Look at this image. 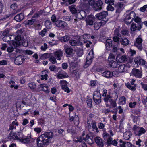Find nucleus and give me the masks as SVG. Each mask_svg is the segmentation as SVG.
<instances>
[{"label": "nucleus", "mask_w": 147, "mask_h": 147, "mask_svg": "<svg viewBox=\"0 0 147 147\" xmlns=\"http://www.w3.org/2000/svg\"><path fill=\"white\" fill-rule=\"evenodd\" d=\"M53 133L51 131L45 132L42 134L37 139V146L43 147L48 144L51 139L53 138Z\"/></svg>", "instance_id": "obj_1"}, {"label": "nucleus", "mask_w": 147, "mask_h": 147, "mask_svg": "<svg viewBox=\"0 0 147 147\" xmlns=\"http://www.w3.org/2000/svg\"><path fill=\"white\" fill-rule=\"evenodd\" d=\"M108 15V12L107 11L102 12L96 14L95 18L96 19L102 20L100 21L102 22L103 24H105L108 21V18H106V16Z\"/></svg>", "instance_id": "obj_2"}, {"label": "nucleus", "mask_w": 147, "mask_h": 147, "mask_svg": "<svg viewBox=\"0 0 147 147\" xmlns=\"http://www.w3.org/2000/svg\"><path fill=\"white\" fill-rule=\"evenodd\" d=\"M103 136L104 139H107V142L109 145H112L116 146L117 145V142L115 139L113 140L112 138L110 136L109 134L107 133L103 134Z\"/></svg>", "instance_id": "obj_3"}, {"label": "nucleus", "mask_w": 147, "mask_h": 147, "mask_svg": "<svg viewBox=\"0 0 147 147\" xmlns=\"http://www.w3.org/2000/svg\"><path fill=\"white\" fill-rule=\"evenodd\" d=\"M93 55V51L91 50L87 57L86 64L84 65V68L87 67L91 63L92 59L94 57Z\"/></svg>", "instance_id": "obj_4"}, {"label": "nucleus", "mask_w": 147, "mask_h": 147, "mask_svg": "<svg viewBox=\"0 0 147 147\" xmlns=\"http://www.w3.org/2000/svg\"><path fill=\"white\" fill-rule=\"evenodd\" d=\"M101 95L99 91H95L93 94V99L94 102L99 104L101 102Z\"/></svg>", "instance_id": "obj_5"}, {"label": "nucleus", "mask_w": 147, "mask_h": 147, "mask_svg": "<svg viewBox=\"0 0 147 147\" xmlns=\"http://www.w3.org/2000/svg\"><path fill=\"white\" fill-rule=\"evenodd\" d=\"M130 75H133L136 77L141 78L142 76V72L140 70L135 68H134L130 74Z\"/></svg>", "instance_id": "obj_6"}, {"label": "nucleus", "mask_w": 147, "mask_h": 147, "mask_svg": "<svg viewBox=\"0 0 147 147\" xmlns=\"http://www.w3.org/2000/svg\"><path fill=\"white\" fill-rule=\"evenodd\" d=\"M142 41V39L139 36L136 38V41L134 43V45L140 51L142 50L143 48Z\"/></svg>", "instance_id": "obj_7"}, {"label": "nucleus", "mask_w": 147, "mask_h": 147, "mask_svg": "<svg viewBox=\"0 0 147 147\" xmlns=\"http://www.w3.org/2000/svg\"><path fill=\"white\" fill-rule=\"evenodd\" d=\"M60 83L62 89L67 93H69L70 90L67 86L68 82L65 80H62L60 81Z\"/></svg>", "instance_id": "obj_8"}, {"label": "nucleus", "mask_w": 147, "mask_h": 147, "mask_svg": "<svg viewBox=\"0 0 147 147\" xmlns=\"http://www.w3.org/2000/svg\"><path fill=\"white\" fill-rule=\"evenodd\" d=\"M134 61L135 64H136L137 65H144L146 62L143 59H142L140 57H137L135 58L134 60Z\"/></svg>", "instance_id": "obj_9"}, {"label": "nucleus", "mask_w": 147, "mask_h": 147, "mask_svg": "<svg viewBox=\"0 0 147 147\" xmlns=\"http://www.w3.org/2000/svg\"><path fill=\"white\" fill-rule=\"evenodd\" d=\"M54 24L56 26L62 28H64L67 24L65 22L60 20H57Z\"/></svg>", "instance_id": "obj_10"}, {"label": "nucleus", "mask_w": 147, "mask_h": 147, "mask_svg": "<svg viewBox=\"0 0 147 147\" xmlns=\"http://www.w3.org/2000/svg\"><path fill=\"white\" fill-rule=\"evenodd\" d=\"M57 77L58 79H63L69 77L67 74L64 71L61 70L56 74Z\"/></svg>", "instance_id": "obj_11"}, {"label": "nucleus", "mask_w": 147, "mask_h": 147, "mask_svg": "<svg viewBox=\"0 0 147 147\" xmlns=\"http://www.w3.org/2000/svg\"><path fill=\"white\" fill-rule=\"evenodd\" d=\"M142 25L133 23L131 25V31H135L136 30H140L142 28Z\"/></svg>", "instance_id": "obj_12"}, {"label": "nucleus", "mask_w": 147, "mask_h": 147, "mask_svg": "<svg viewBox=\"0 0 147 147\" xmlns=\"http://www.w3.org/2000/svg\"><path fill=\"white\" fill-rule=\"evenodd\" d=\"M95 17L93 15H89L86 18V21L87 24L89 25H92L94 24Z\"/></svg>", "instance_id": "obj_13"}, {"label": "nucleus", "mask_w": 147, "mask_h": 147, "mask_svg": "<svg viewBox=\"0 0 147 147\" xmlns=\"http://www.w3.org/2000/svg\"><path fill=\"white\" fill-rule=\"evenodd\" d=\"M103 5L102 1L101 0L96 2L94 7V9L96 11H98L102 9Z\"/></svg>", "instance_id": "obj_14"}, {"label": "nucleus", "mask_w": 147, "mask_h": 147, "mask_svg": "<svg viewBox=\"0 0 147 147\" xmlns=\"http://www.w3.org/2000/svg\"><path fill=\"white\" fill-rule=\"evenodd\" d=\"M125 6V4L124 2H119L116 6L117 9L116 10V13H119L121 11L122 9L124 8Z\"/></svg>", "instance_id": "obj_15"}, {"label": "nucleus", "mask_w": 147, "mask_h": 147, "mask_svg": "<svg viewBox=\"0 0 147 147\" xmlns=\"http://www.w3.org/2000/svg\"><path fill=\"white\" fill-rule=\"evenodd\" d=\"M24 60L22 56H19L17 57L15 59L14 62L16 65H20L21 64L23 61Z\"/></svg>", "instance_id": "obj_16"}, {"label": "nucleus", "mask_w": 147, "mask_h": 147, "mask_svg": "<svg viewBox=\"0 0 147 147\" xmlns=\"http://www.w3.org/2000/svg\"><path fill=\"white\" fill-rule=\"evenodd\" d=\"M112 97L109 95H108L107 96H105L104 98V100L106 106L108 107L110 106V105L108 104L109 102V103L113 100V99L112 98Z\"/></svg>", "instance_id": "obj_17"}, {"label": "nucleus", "mask_w": 147, "mask_h": 147, "mask_svg": "<svg viewBox=\"0 0 147 147\" xmlns=\"http://www.w3.org/2000/svg\"><path fill=\"white\" fill-rule=\"evenodd\" d=\"M132 129L134 134L136 136H140V127L137 126L136 125H134L133 126Z\"/></svg>", "instance_id": "obj_18"}, {"label": "nucleus", "mask_w": 147, "mask_h": 147, "mask_svg": "<svg viewBox=\"0 0 147 147\" xmlns=\"http://www.w3.org/2000/svg\"><path fill=\"white\" fill-rule=\"evenodd\" d=\"M95 140L96 144L99 147H103L104 144L102 139L100 137H96L95 138Z\"/></svg>", "instance_id": "obj_19"}, {"label": "nucleus", "mask_w": 147, "mask_h": 147, "mask_svg": "<svg viewBox=\"0 0 147 147\" xmlns=\"http://www.w3.org/2000/svg\"><path fill=\"white\" fill-rule=\"evenodd\" d=\"M127 59L125 55H123L120 56L119 55H117L116 58V61L119 63H122L126 61Z\"/></svg>", "instance_id": "obj_20"}, {"label": "nucleus", "mask_w": 147, "mask_h": 147, "mask_svg": "<svg viewBox=\"0 0 147 147\" xmlns=\"http://www.w3.org/2000/svg\"><path fill=\"white\" fill-rule=\"evenodd\" d=\"M24 18V14L21 13L16 15L14 17V19L18 22H20Z\"/></svg>", "instance_id": "obj_21"}, {"label": "nucleus", "mask_w": 147, "mask_h": 147, "mask_svg": "<svg viewBox=\"0 0 147 147\" xmlns=\"http://www.w3.org/2000/svg\"><path fill=\"white\" fill-rule=\"evenodd\" d=\"M64 47L66 53L67 55H71L72 54L73 50L72 48L68 47V45L67 44L64 45Z\"/></svg>", "instance_id": "obj_22"}, {"label": "nucleus", "mask_w": 147, "mask_h": 147, "mask_svg": "<svg viewBox=\"0 0 147 147\" xmlns=\"http://www.w3.org/2000/svg\"><path fill=\"white\" fill-rule=\"evenodd\" d=\"M63 53L61 50L56 51L55 53V56L57 60H60L63 56Z\"/></svg>", "instance_id": "obj_23"}, {"label": "nucleus", "mask_w": 147, "mask_h": 147, "mask_svg": "<svg viewBox=\"0 0 147 147\" xmlns=\"http://www.w3.org/2000/svg\"><path fill=\"white\" fill-rule=\"evenodd\" d=\"M128 67L125 64L119 65L118 66V70L120 73L125 71L127 70Z\"/></svg>", "instance_id": "obj_24"}, {"label": "nucleus", "mask_w": 147, "mask_h": 147, "mask_svg": "<svg viewBox=\"0 0 147 147\" xmlns=\"http://www.w3.org/2000/svg\"><path fill=\"white\" fill-rule=\"evenodd\" d=\"M8 138L11 140H19L20 139L17 135H16V134L12 131H11L9 133Z\"/></svg>", "instance_id": "obj_25"}, {"label": "nucleus", "mask_w": 147, "mask_h": 147, "mask_svg": "<svg viewBox=\"0 0 147 147\" xmlns=\"http://www.w3.org/2000/svg\"><path fill=\"white\" fill-rule=\"evenodd\" d=\"M102 75L107 78H110L113 76V73L109 71H107L102 73Z\"/></svg>", "instance_id": "obj_26"}, {"label": "nucleus", "mask_w": 147, "mask_h": 147, "mask_svg": "<svg viewBox=\"0 0 147 147\" xmlns=\"http://www.w3.org/2000/svg\"><path fill=\"white\" fill-rule=\"evenodd\" d=\"M31 137L30 136L26 137L24 138L20 139L19 141L22 143L25 144H28L30 143Z\"/></svg>", "instance_id": "obj_27"}, {"label": "nucleus", "mask_w": 147, "mask_h": 147, "mask_svg": "<svg viewBox=\"0 0 147 147\" xmlns=\"http://www.w3.org/2000/svg\"><path fill=\"white\" fill-rule=\"evenodd\" d=\"M106 49L107 50H109L111 49L112 46V41L111 39H107L105 43Z\"/></svg>", "instance_id": "obj_28"}, {"label": "nucleus", "mask_w": 147, "mask_h": 147, "mask_svg": "<svg viewBox=\"0 0 147 147\" xmlns=\"http://www.w3.org/2000/svg\"><path fill=\"white\" fill-rule=\"evenodd\" d=\"M120 42L121 45L124 46H127L129 44V41L127 38L123 37L120 39Z\"/></svg>", "instance_id": "obj_29"}, {"label": "nucleus", "mask_w": 147, "mask_h": 147, "mask_svg": "<svg viewBox=\"0 0 147 147\" xmlns=\"http://www.w3.org/2000/svg\"><path fill=\"white\" fill-rule=\"evenodd\" d=\"M115 94V96L116 98V99L115 100H114L113 99V100L111 101V102L110 103V108H112V107H114L115 108L117 106V104L116 103V100H117V99L118 98V95L116 93H115L114 94Z\"/></svg>", "instance_id": "obj_30"}, {"label": "nucleus", "mask_w": 147, "mask_h": 147, "mask_svg": "<svg viewBox=\"0 0 147 147\" xmlns=\"http://www.w3.org/2000/svg\"><path fill=\"white\" fill-rule=\"evenodd\" d=\"M84 139V141L87 142L89 144H91L93 143V138H91L88 134L86 135Z\"/></svg>", "instance_id": "obj_31"}, {"label": "nucleus", "mask_w": 147, "mask_h": 147, "mask_svg": "<svg viewBox=\"0 0 147 147\" xmlns=\"http://www.w3.org/2000/svg\"><path fill=\"white\" fill-rule=\"evenodd\" d=\"M94 24V30H97L100 28L101 26L104 25L105 24H103L102 22L100 21L99 22H95Z\"/></svg>", "instance_id": "obj_32"}, {"label": "nucleus", "mask_w": 147, "mask_h": 147, "mask_svg": "<svg viewBox=\"0 0 147 147\" xmlns=\"http://www.w3.org/2000/svg\"><path fill=\"white\" fill-rule=\"evenodd\" d=\"M69 8L70 9V11L71 12L72 14H78V13L79 11H77L75 8L74 5H72L71 6L69 7Z\"/></svg>", "instance_id": "obj_33"}, {"label": "nucleus", "mask_w": 147, "mask_h": 147, "mask_svg": "<svg viewBox=\"0 0 147 147\" xmlns=\"http://www.w3.org/2000/svg\"><path fill=\"white\" fill-rule=\"evenodd\" d=\"M15 39L16 40L18 41H15L13 42V44L16 46H18L20 44V42L19 41L21 40V36L20 35H18L15 37Z\"/></svg>", "instance_id": "obj_34"}, {"label": "nucleus", "mask_w": 147, "mask_h": 147, "mask_svg": "<svg viewBox=\"0 0 147 147\" xmlns=\"http://www.w3.org/2000/svg\"><path fill=\"white\" fill-rule=\"evenodd\" d=\"M131 136V134L130 131H127L123 134V137L125 140H129Z\"/></svg>", "instance_id": "obj_35"}, {"label": "nucleus", "mask_w": 147, "mask_h": 147, "mask_svg": "<svg viewBox=\"0 0 147 147\" xmlns=\"http://www.w3.org/2000/svg\"><path fill=\"white\" fill-rule=\"evenodd\" d=\"M120 28H116L114 31L113 36L121 37V35L120 34Z\"/></svg>", "instance_id": "obj_36"}, {"label": "nucleus", "mask_w": 147, "mask_h": 147, "mask_svg": "<svg viewBox=\"0 0 147 147\" xmlns=\"http://www.w3.org/2000/svg\"><path fill=\"white\" fill-rule=\"evenodd\" d=\"M9 84H10V87L11 88H14L15 89H16L19 87L18 85H15V82L13 81H10L9 82Z\"/></svg>", "instance_id": "obj_37"}, {"label": "nucleus", "mask_w": 147, "mask_h": 147, "mask_svg": "<svg viewBox=\"0 0 147 147\" xmlns=\"http://www.w3.org/2000/svg\"><path fill=\"white\" fill-rule=\"evenodd\" d=\"M70 37L68 35H65L61 38V41L62 42H66L70 40Z\"/></svg>", "instance_id": "obj_38"}, {"label": "nucleus", "mask_w": 147, "mask_h": 147, "mask_svg": "<svg viewBox=\"0 0 147 147\" xmlns=\"http://www.w3.org/2000/svg\"><path fill=\"white\" fill-rule=\"evenodd\" d=\"M126 99L125 97L123 96L120 98L119 100V104L120 105H123L125 103Z\"/></svg>", "instance_id": "obj_39"}, {"label": "nucleus", "mask_w": 147, "mask_h": 147, "mask_svg": "<svg viewBox=\"0 0 147 147\" xmlns=\"http://www.w3.org/2000/svg\"><path fill=\"white\" fill-rule=\"evenodd\" d=\"M134 20L136 23V24H138L142 25H143V22L141 21V18L139 17L138 16L136 17L135 18Z\"/></svg>", "instance_id": "obj_40"}, {"label": "nucleus", "mask_w": 147, "mask_h": 147, "mask_svg": "<svg viewBox=\"0 0 147 147\" xmlns=\"http://www.w3.org/2000/svg\"><path fill=\"white\" fill-rule=\"evenodd\" d=\"M45 24L47 29H50L52 27L51 23L49 20L46 21L45 22Z\"/></svg>", "instance_id": "obj_41"}, {"label": "nucleus", "mask_w": 147, "mask_h": 147, "mask_svg": "<svg viewBox=\"0 0 147 147\" xmlns=\"http://www.w3.org/2000/svg\"><path fill=\"white\" fill-rule=\"evenodd\" d=\"M85 138L82 137V136H80L79 137H77L76 138L77 140H74V141L76 143H78L79 142L80 143L82 142L83 141V140L84 141Z\"/></svg>", "instance_id": "obj_42"}, {"label": "nucleus", "mask_w": 147, "mask_h": 147, "mask_svg": "<svg viewBox=\"0 0 147 147\" xmlns=\"http://www.w3.org/2000/svg\"><path fill=\"white\" fill-rule=\"evenodd\" d=\"M121 37L113 36V40L114 42L117 43L118 44H119Z\"/></svg>", "instance_id": "obj_43"}, {"label": "nucleus", "mask_w": 147, "mask_h": 147, "mask_svg": "<svg viewBox=\"0 0 147 147\" xmlns=\"http://www.w3.org/2000/svg\"><path fill=\"white\" fill-rule=\"evenodd\" d=\"M28 87L31 89H34L36 88V85L34 82H31L28 84Z\"/></svg>", "instance_id": "obj_44"}, {"label": "nucleus", "mask_w": 147, "mask_h": 147, "mask_svg": "<svg viewBox=\"0 0 147 147\" xmlns=\"http://www.w3.org/2000/svg\"><path fill=\"white\" fill-rule=\"evenodd\" d=\"M49 69L51 71H53L55 73L58 72L57 68L55 65H52L50 66Z\"/></svg>", "instance_id": "obj_45"}, {"label": "nucleus", "mask_w": 147, "mask_h": 147, "mask_svg": "<svg viewBox=\"0 0 147 147\" xmlns=\"http://www.w3.org/2000/svg\"><path fill=\"white\" fill-rule=\"evenodd\" d=\"M69 42L70 45L72 46H75L78 45L76 41L74 40L71 39L69 41Z\"/></svg>", "instance_id": "obj_46"}, {"label": "nucleus", "mask_w": 147, "mask_h": 147, "mask_svg": "<svg viewBox=\"0 0 147 147\" xmlns=\"http://www.w3.org/2000/svg\"><path fill=\"white\" fill-rule=\"evenodd\" d=\"M92 128L93 129H95L97 132H98L99 131L96 126V123L95 121H92Z\"/></svg>", "instance_id": "obj_47"}, {"label": "nucleus", "mask_w": 147, "mask_h": 147, "mask_svg": "<svg viewBox=\"0 0 147 147\" xmlns=\"http://www.w3.org/2000/svg\"><path fill=\"white\" fill-rule=\"evenodd\" d=\"M49 54L47 53H45L43 54H41L40 56V59H44L49 57Z\"/></svg>", "instance_id": "obj_48"}, {"label": "nucleus", "mask_w": 147, "mask_h": 147, "mask_svg": "<svg viewBox=\"0 0 147 147\" xmlns=\"http://www.w3.org/2000/svg\"><path fill=\"white\" fill-rule=\"evenodd\" d=\"M3 39V41L6 42H8L11 40V38L10 37V35H9L4 36Z\"/></svg>", "instance_id": "obj_49"}, {"label": "nucleus", "mask_w": 147, "mask_h": 147, "mask_svg": "<svg viewBox=\"0 0 147 147\" xmlns=\"http://www.w3.org/2000/svg\"><path fill=\"white\" fill-rule=\"evenodd\" d=\"M56 58L55 57L51 56L49 59L50 61L53 64H54L57 62Z\"/></svg>", "instance_id": "obj_50"}, {"label": "nucleus", "mask_w": 147, "mask_h": 147, "mask_svg": "<svg viewBox=\"0 0 147 147\" xmlns=\"http://www.w3.org/2000/svg\"><path fill=\"white\" fill-rule=\"evenodd\" d=\"M34 22V19H32L30 20H29L27 21L25 23V25H32Z\"/></svg>", "instance_id": "obj_51"}, {"label": "nucleus", "mask_w": 147, "mask_h": 147, "mask_svg": "<svg viewBox=\"0 0 147 147\" xmlns=\"http://www.w3.org/2000/svg\"><path fill=\"white\" fill-rule=\"evenodd\" d=\"M119 49L114 46L112 47V51L115 54H117Z\"/></svg>", "instance_id": "obj_52"}, {"label": "nucleus", "mask_w": 147, "mask_h": 147, "mask_svg": "<svg viewBox=\"0 0 147 147\" xmlns=\"http://www.w3.org/2000/svg\"><path fill=\"white\" fill-rule=\"evenodd\" d=\"M125 85L127 88L131 90H134L136 89L135 87L134 86H132L129 83H128L126 84Z\"/></svg>", "instance_id": "obj_53"}, {"label": "nucleus", "mask_w": 147, "mask_h": 147, "mask_svg": "<svg viewBox=\"0 0 147 147\" xmlns=\"http://www.w3.org/2000/svg\"><path fill=\"white\" fill-rule=\"evenodd\" d=\"M121 33L123 36H124L127 35L129 33V32L127 29H123L121 31Z\"/></svg>", "instance_id": "obj_54"}, {"label": "nucleus", "mask_w": 147, "mask_h": 147, "mask_svg": "<svg viewBox=\"0 0 147 147\" xmlns=\"http://www.w3.org/2000/svg\"><path fill=\"white\" fill-rule=\"evenodd\" d=\"M119 62L117 61V62H113L111 65V66L113 68H115L116 67H118L119 65L118 64Z\"/></svg>", "instance_id": "obj_55"}, {"label": "nucleus", "mask_w": 147, "mask_h": 147, "mask_svg": "<svg viewBox=\"0 0 147 147\" xmlns=\"http://www.w3.org/2000/svg\"><path fill=\"white\" fill-rule=\"evenodd\" d=\"M88 106L90 108H91L92 106V100L91 99H88L86 101Z\"/></svg>", "instance_id": "obj_56"}, {"label": "nucleus", "mask_w": 147, "mask_h": 147, "mask_svg": "<svg viewBox=\"0 0 147 147\" xmlns=\"http://www.w3.org/2000/svg\"><path fill=\"white\" fill-rule=\"evenodd\" d=\"M90 35L88 34H84L82 36L83 39L84 40V41L87 40L90 37Z\"/></svg>", "instance_id": "obj_57"}, {"label": "nucleus", "mask_w": 147, "mask_h": 147, "mask_svg": "<svg viewBox=\"0 0 147 147\" xmlns=\"http://www.w3.org/2000/svg\"><path fill=\"white\" fill-rule=\"evenodd\" d=\"M78 14L80 15L83 18L86 17V12L83 11H79Z\"/></svg>", "instance_id": "obj_58"}, {"label": "nucleus", "mask_w": 147, "mask_h": 147, "mask_svg": "<svg viewBox=\"0 0 147 147\" xmlns=\"http://www.w3.org/2000/svg\"><path fill=\"white\" fill-rule=\"evenodd\" d=\"M128 15L130 17V18L133 19V20L134 18L135 17L136 14L134 11H132Z\"/></svg>", "instance_id": "obj_59"}, {"label": "nucleus", "mask_w": 147, "mask_h": 147, "mask_svg": "<svg viewBox=\"0 0 147 147\" xmlns=\"http://www.w3.org/2000/svg\"><path fill=\"white\" fill-rule=\"evenodd\" d=\"M119 142L121 143L119 145L120 147H125V143L126 141H123L122 139H120Z\"/></svg>", "instance_id": "obj_60"}, {"label": "nucleus", "mask_w": 147, "mask_h": 147, "mask_svg": "<svg viewBox=\"0 0 147 147\" xmlns=\"http://www.w3.org/2000/svg\"><path fill=\"white\" fill-rule=\"evenodd\" d=\"M51 18V21L53 23H54L57 20L56 16L55 14L53 15Z\"/></svg>", "instance_id": "obj_61"}, {"label": "nucleus", "mask_w": 147, "mask_h": 147, "mask_svg": "<svg viewBox=\"0 0 147 147\" xmlns=\"http://www.w3.org/2000/svg\"><path fill=\"white\" fill-rule=\"evenodd\" d=\"M47 30L46 29L44 28L41 32H39V35L41 36H43L45 34Z\"/></svg>", "instance_id": "obj_62"}, {"label": "nucleus", "mask_w": 147, "mask_h": 147, "mask_svg": "<svg viewBox=\"0 0 147 147\" xmlns=\"http://www.w3.org/2000/svg\"><path fill=\"white\" fill-rule=\"evenodd\" d=\"M84 43H86V46L87 47H90V45L92 44V42L88 40L84 41Z\"/></svg>", "instance_id": "obj_63"}, {"label": "nucleus", "mask_w": 147, "mask_h": 147, "mask_svg": "<svg viewBox=\"0 0 147 147\" xmlns=\"http://www.w3.org/2000/svg\"><path fill=\"white\" fill-rule=\"evenodd\" d=\"M88 3L90 5L93 7L95 4V0H89Z\"/></svg>", "instance_id": "obj_64"}]
</instances>
